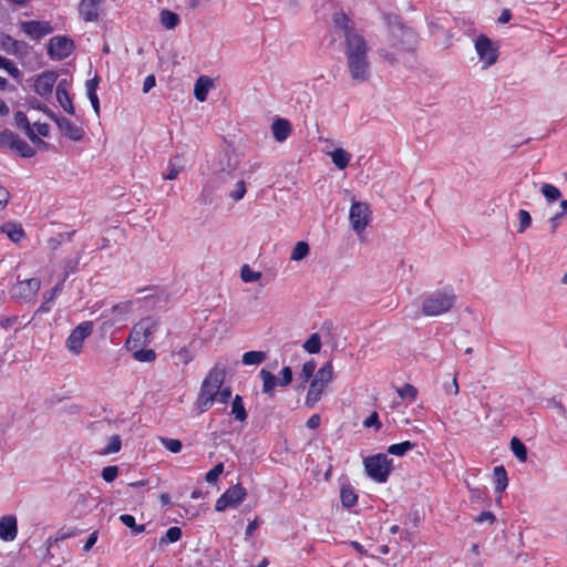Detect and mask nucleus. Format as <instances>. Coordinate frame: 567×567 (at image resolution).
<instances>
[{
  "label": "nucleus",
  "mask_w": 567,
  "mask_h": 567,
  "mask_svg": "<svg viewBox=\"0 0 567 567\" xmlns=\"http://www.w3.org/2000/svg\"><path fill=\"white\" fill-rule=\"evenodd\" d=\"M122 441L120 435H112L109 440V444L103 449L102 454L117 453L121 450Z\"/></svg>",
  "instance_id": "09e8293b"
},
{
  "label": "nucleus",
  "mask_w": 567,
  "mask_h": 567,
  "mask_svg": "<svg viewBox=\"0 0 567 567\" xmlns=\"http://www.w3.org/2000/svg\"><path fill=\"white\" fill-rule=\"evenodd\" d=\"M390 42L400 52H413L417 45V35L413 29L395 20L390 27Z\"/></svg>",
  "instance_id": "20e7f679"
},
{
  "label": "nucleus",
  "mask_w": 567,
  "mask_h": 567,
  "mask_svg": "<svg viewBox=\"0 0 567 567\" xmlns=\"http://www.w3.org/2000/svg\"><path fill=\"white\" fill-rule=\"evenodd\" d=\"M455 302V295L452 290H436L423 299L422 313L429 317L440 316L447 312Z\"/></svg>",
  "instance_id": "7ed1b4c3"
},
{
  "label": "nucleus",
  "mask_w": 567,
  "mask_h": 567,
  "mask_svg": "<svg viewBox=\"0 0 567 567\" xmlns=\"http://www.w3.org/2000/svg\"><path fill=\"white\" fill-rule=\"evenodd\" d=\"M219 186H221V184L213 183V178H212L210 182L206 186H204V188L202 190V194H200L202 202L204 204L210 203L212 202L210 196H212L213 189L218 188Z\"/></svg>",
  "instance_id": "864d4df0"
},
{
  "label": "nucleus",
  "mask_w": 567,
  "mask_h": 567,
  "mask_svg": "<svg viewBox=\"0 0 567 567\" xmlns=\"http://www.w3.org/2000/svg\"><path fill=\"white\" fill-rule=\"evenodd\" d=\"M379 54L382 59L388 61L391 65H394L398 62L395 54L385 49H380Z\"/></svg>",
  "instance_id": "69168bd1"
},
{
  "label": "nucleus",
  "mask_w": 567,
  "mask_h": 567,
  "mask_svg": "<svg viewBox=\"0 0 567 567\" xmlns=\"http://www.w3.org/2000/svg\"><path fill=\"white\" fill-rule=\"evenodd\" d=\"M316 368H317V363L313 359L303 363L302 371H301L302 383L300 384V388H305L306 383L313 375Z\"/></svg>",
  "instance_id": "c03bdc74"
},
{
  "label": "nucleus",
  "mask_w": 567,
  "mask_h": 567,
  "mask_svg": "<svg viewBox=\"0 0 567 567\" xmlns=\"http://www.w3.org/2000/svg\"><path fill=\"white\" fill-rule=\"evenodd\" d=\"M392 458L385 454L379 453L368 456L363 460V465L367 475L377 483H385L392 472Z\"/></svg>",
  "instance_id": "39448f33"
},
{
  "label": "nucleus",
  "mask_w": 567,
  "mask_h": 567,
  "mask_svg": "<svg viewBox=\"0 0 567 567\" xmlns=\"http://www.w3.org/2000/svg\"><path fill=\"white\" fill-rule=\"evenodd\" d=\"M415 444L410 441H404L401 443L392 444L388 447V452L392 455L403 456L409 451L413 450Z\"/></svg>",
  "instance_id": "e433bc0d"
},
{
  "label": "nucleus",
  "mask_w": 567,
  "mask_h": 567,
  "mask_svg": "<svg viewBox=\"0 0 567 567\" xmlns=\"http://www.w3.org/2000/svg\"><path fill=\"white\" fill-rule=\"evenodd\" d=\"M231 396V389L229 386L224 389H218V395L215 401H218L220 403H226L229 398Z\"/></svg>",
  "instance_id": "0e129e2a"
},
{
  "label": "nucleus",
  "mask_w": 567,
  "mask_h": 567,
  "mask_svg": "<svg viewBox=\"0 0 567 567\" xmlns=\"http://www.w3.org/2000/svg\"><path fill=\"white\" fill-rule=\"evenodd\" d=\"M303 349L311 354L318 353L321 349L320 336L318 333H312L303 343Z\"/></svg>",
  "instance_id": "79ce46f5"
},
{
  "label": "nucleus",
  "mask_w": 567,
  "mask_h": 567,
  "mask_svg": "<svg viewBox=\"0 0 567 567\" xmlns=\"http://www.w3.org/2000/svg\"><path fill=\"white\" fill-rule=\"evenodd\" d=\"M495 492L503 493L508 485L507 472L503 465L495 466L493 470Z\"/></svg>",
  "instance_id": "cd10ccee"
},
{
  "label": "nucleus",
  "mask_w": 567,
  "mask_h": 567,
  "mask_svg": "<svg viewBox=\"0 0 567 567\" xmlns=\"http://www.w3.org/2000/svg\"><path fill=\"white\" fill-rule=\"evenodd\" d=\"M120 520L128 528H131L132 533L134 535H137V534H141V533H144L145 529H146V526L145 525H137L135 523V518L134 516L130 515V514H122L120 516Z\"/></svg>",
  "instance_id": "ea45409f"
},
{
  "label": "nucleus",
  "mask_w": 567,
  "mask_h": 567,
  "mask_svg": "<svg viewBox=\"0 0 567 567\" xmlns=\"http://www.w3.org/2000/svg\"><path fill=\"white\" fill-rule=\"evenodd\" d=\"M159 329V320L153 317H146L141 319L137 323L134 324L130 337L126 341V344L134 342V347L136 343L142 346H148L153 339L155 333Z\"/></svg>",
  "instance_id": "423d86ee"
},
{
  "label": "nucleus",
  "mask_w": 567,
  "mask_h": 567,
  "mask_svg": "<svg viewBox=\"0 0 567 567\" xmlns=\"http://www.w3.org/2000/svg\"><path fill=\"white\" fill-rule=\"evenodd\" d=\"M41 281L38 278H30L20 281L14 290V298H21L24 300L31 299L39 291Z\"/></svg>",
  "instance_id": "aec40b11"
},
{
  "label": "nucleus",
  "mask_w": 567,
  "mask_h": 567,
  "mask_svg": "<svg viewBox=\"0 0 567 567\" xmlns=\"http://www.w3.org/2000/svg\"><path fill=\"white\" fill-rule=\"evenodd\" d=\"M223 471H224V464L223 463L216 464L210 471L207 472V474L205 476L206 482L209 484L215 483L218 480L219 475L223 473Z\"/></svg>",
  "instance_id": "5fc2aeb1"
},
{
  "label": "nucleus",
  "mask_w": 567,
  "mask_h": 567,
  "mask_svg": "<svg viewBox=\"0 0 567 567\" xmlns=\"http://www.w3.org/2000/svg\"><path fill=\"white\" fill-rule=\"evenodd\" d=\"M235 420L245 422L247 420V411L244 405L243 398L240 395H236L231 402V412Z\"/></svg>",
  "instance_id": "473e14b6"
},
{
  "label": "nucleus",
  "mask_w": 567,
  "mask_h": 567,
  "mask_svg": "<svg viewBox=\"0 0 567 567\" xmlns=\"http://www.w3.org/2000/svg\"><path fill=\"white\" fill-rule=\"evenodd\" d=\"M444 391L446 394L456 395L460 391L456 374L453 377L452 382L444 385Z\"/></svg>",
  "instance_id": "e2e57ef3"
},
{
  "label": "nucleus",
  "mask_w": 567,
  "mask_h": 567,
  "mask_svg": "<svg viewBox=\"0 0 567 567\" xmlns=\"http://www.w3.org/2000/svg\"><path fill=\"white\" fill-rule=\"evenodd\" d=\"M347 66L354 82L363 83L370 78V62L368 59V44L363 35L350 33L344 43Z\"/></svg>",
  "instance_id": "f257e3e1"
},
{
  "label": "nucleus",
  "mask_w": 567,
  "mask_h": 567,
  "mask_svg": "<svg viewBox=\"0 0 567 567\" xmlns=\"http://www.w3.org/2000/svg\"><path fill=\"white\" fill-rule=\"evenodd\" d=\"M0 48L8 54L25 56L29 52V45L24 41L16 40L9 34L0 33Z\"/></svg>",
  "instance_id": "f3484780"
},
{
  "label": "nucleus",
  "mask_w": 567,
  "mask_h": 567,
  "mask_svg": "<svg viewBox=\"0 0 567 567\" xmlns=\"http://www.w3.org/2000/svg\"><path fill=\"white\" fill-rule=\"evenodd\" d=\"M101 0H81L79 12L86 22L96 21L99 18V4Z\"/></svg>",
  "instance_id": "5701e85b"
},
{
  "label": "nucleus",
  "mask_w": 567,
  "mask_h": 567,
  "mask_svg": "<svg viewBox=\"0 0 567 567\" xmlns=\"http://www.w3.org/2000/svg\"><path fill=\"white\" fill-rule=\"evenodd\" d=\"M365 427L375 426L377 429L381 427V422L379 420V415L377 412L371 413L363 422Z\"/></svg>",
  "instance_id": "052dcab7"
},
{
  "label": "nucleus",
  "mask_w": 567,
  "mask_h": 567,
  "mask_svg": "<svg viewBox=\"0 0 567 567\" xmlns=\"http://www.w3.org/2000/svg\"><path fill=\"white\" fill-rule=\"evenodd\" d=\"M267 358V354L262 351H248L243 355V363L245 365H256L264 362Z\"/></svg>",
  "instance_id": "f704fd0d"
},
{
  "label": "nucleus",
  "mask_w": 567,
  "mask_h": 567,
  "mask_svg": "<svg viewBox=\"0 0 567 567\" xmlns=\"http://www.w3.org/2000/svg\"><path fill=\"white\" fill-rule=\"evenodd\" d=\"M519 227L518 233L523 234L530 225H532V216L525 209H519L518 212Z\"/></svg>",
  "instance_id": "3c124183"
},
{
  "label": "nucleus",
  "mask_w": 567,
  "mask_h": 567,
  "mask_svg": "<svg viewBox=\"0 0 567 567\" xmlns=\"http://www.w3.org/2000/svg\"><path fill=\"white\" fill-rule=\"evenodd\" d=\"M72 535H73L72 533L58 532L55 536L50 537L47 540V557H52L50 550H51V548L53 547L54 544H56L58 542L64 540V539H66L68 537L72 536Z\"/></svg>",
  "instance_id": "603ef678"
},
{
  "label": "nucleus",
  "mask_w": 567,
  "mask_h": 567,
  "mask_svg": "<svg viewBox=\"0 0 567 567\" xmlns=\"http://www.w3.org/2000/svg\"><path fill=\"white\" fill-rule=\"evenodd\" d=\"M240 277L245 282H254L261 278V272L254 271L248 265L241 267Z\"/></svg>",
  "instance_id": "8fccbe9b"
},
{
  "label": "nucleus",
  "mask_w": 567,
  "mask_h": 567,
  "mask_svg": "<svg viewBox=\"0 0 567 567\" xmlns=\"http://www.w3.org/2000/svg\"><path fill=\"white\" fill-rule=\"evenodd\" d=\"M132 308V301L120 302L114 305L110 310H105L102 317L106 319L104 324L113 326L117 322L125 320V316Z\"/></svg>",
  "instance_id": "6ab92c4d"
},
{
  "label": "nucleus",
  "mask_w": 567,
  "mask_h": 567,
  "mask_svg": "<svg viewBox=\"0 0 567 567\" xmlns=\"http://www.w3.org/2000/svg\"><path fill=\"white\" fill-rule=\"evenodd\" d=\"M540 192L548 203H554L561 197L560 190L551 184H543Z\"/></svg>",
  "instance_id": "58836bf2"
},
{
  "label": "nucleus",
  "mask_w": 567,
  "mask_h": 567,
  "mask_svg": "<svg viewBox=\"0 0 567 567\" xmlns=\"http://www.w3.org/2000/svg\"><path fill=\"white\" fill-rule=\"evenodd\" d=\"M176 355L178 358V360L184 363V364H187L189 363L192 360H193V354L190 353V351L183 347L181 348L177 352H176Z\"/></svg>",
  "instance_id": "13d9d810"
},
{
  "label": "nucleus",
  "mask_w": 567,
  "mask_h": 567,
  "mask_svg": "<svg viewBox=\"0 0 567 567\" xmlns=\"http://www.w3.org/2000/svg\"><path fill=\"white\" fill-rule=\"evenodd\" d=\"M75 49V44L72 39L56 35L50 39L48 45V54L54 61H62L70 56Z\"/></svg>",
  "instance_id": "9b49d317"
},
{
  "label": "nucleus",
  "mask_w": 567,
  "mask_h": 567,
  "mask_svg": "<svg viewBox=\"0 0 567 567\" xmlns=\"http://www.w3.org/2000/svg\"><path fill=\"white\" fill-rule=\"evenodd\" d=\"M161 23L166 29H174L179 23V16L169 10H162Z\"/></svg>",
  "instance_id": "4c0bfd02"
},
{
  "label": "nucleus",
  "mask_w": 567,
  "mask_h": 567,
  "mask_svg": "<svg viewBox=\"0 0 567 567\" xmlns=\"http://www.w3.org/2000/svg\"><path fill=\"white\" fill-rule=\"evenodd\" d=\"M38 136L48 137L50 135V126L47 123H34Z\"/></svg>",
  "instance_id": "774afa93"
},
{
  "label": "nucleus",
  "mask_w": 567,
  "mask_h": 567,
  "mask_svg": "<svg viewBox=\"0 0 567 567\" xmlns=\"http://www.w3.org/2000/svg\"><path fill=\"white\" fill-rule=\"evenodd\" d=\"M1 231L7 234L13 243H19L24 237V230L21 225L6 223L1 226Z\"/></svg>",
  "instance_id": "c756f323"
},
{
  "label": "nucleus",
  "mask_w": 567,
  "mask_h": 567,
  "mask_svg": "<svg viewBox=\"0 0 567 567\" xmlns=\"http://www.w3.org/2000/svg\"><path fill=\"white\" fill-rule=\"evenodd\" d=\"M309 254V245L306 241H298L291 251V260H302Z\"/></svg>",
  "instance_id": "37998d69"
},
{
  "label": "nucleus",
  "mask_w": 567,
  "mask_h": 567,
  "mask_svg": "<svg viewBox=\"0 0 567 567\" xmlns=\"http://www.w3.org/2000/svg\"><path fill=\"white\" fill-rule=\"evenodd\" d=\"M93 323L91 321L81 322L75 329L72 330L68 340V349L78 354L81 352L83 341L92 333Z\"/></svg>",
  "instance_id": "4468645a"
},
{
  "label": "nucleus",
  "mask_w": 567,
  "mask_h": 567,
  "mask_svg": "<svg viewBox=\"0 0 567 567\" xmlns=\"http://www.w3.org/2000/svg\"><path fill=\"white\" fill-rule=\"evenodd\" d=\"M259 375L262 380V392L272 398L276 385L287 386L292 381V370L290 367H284L280 371L281 379L277 378L268 370L261 369Z\"/></svg>",
  "instance_id": "9d476101"
},
{
  "label": "nucleus",
  "mask_w": 567,
  "mask_h": 567,
  "mask_svg": "<svg viewBox=\"0 0 567 567\" xmlns=\"http://www.w3.org/2000/svg\"><path fill=\"white\" fill-rule=\"evenodd\" d=\"M133 358L140 362H153L156 359V352L152 349H138L134 351Z\"/></svg>",
  "instance_id": "a18cd8bd"
},
{
  "label": "nucleus",
  "mask_w": 567,
  "mask_h": 567,
  "mask_svg": "<svg viewBox=\"0 0 567 567\" xmlns=\"http://www.w3.org/2000/svg\"><path fill=\"white\" fill-rule=\"evenodd\" d=\"M225 368L215 365L204 379L196 404L200 412L207 411L218 395V389L221 388L225 380Z\"/></svg>",
  "instance_id": "f03ea898"
},
{
  "label": "nucleus",
  "mask_w": 567,
  "mask_h": 567,
  "mask_svg": "<svg viewBox=\"0 0 567 567\" xmlns=\"http://www.w3.org/2000/svg\"><path fill=\"white\" fill-rule=\"evenodd\" d=\"M14 122H16L17 127L20 130L24 128L27 125L30 124L27 115L21 111L16 112Z\"/></svg>",
  "instance_id": "bf43d9fd"
},
{
  "label": "nucleus",
  "mask_w": 567,
  "mask_h": 567,
  "mask_svg": "<svg viewBox=\"0 0 567 567\" xmlns=\"http://www.w3.org/2000/svg\"><path fill=\"white\" fill-rule=\"evenodd\" d=\"M185 164L186 162L182 156L176 155L172 157L168 162L169 172L164 175V178L168 181L175 179L177 175L185 168Z\"/></svg>",
  "instance_id": "c85d7f7f"
},
{
  "label": "nucleus",
  "mask_w": 567,
  "mask_h": 567,
  "mask_svg": "<svg viewBox=\"0 0 567 567\" xmlns=\"http://www.w3.org/2000/svg\"><path fill=\"white\" fill-rule=\"evenodd\" d=\"M56 100L61 107L70 115H74L75 109L72 103L71 95L69 94V91H60V93H55Z\"/></svg>",
  "instance_id": "c9c22d12"
},
{
  "label": "nucleus",
  "mask_w": 567,
  "mask_h": 567,
  "mask_svg": "<svg viewBox=\"0 0 567 567\" xmlns=\"http://www.w3.org/2000/svg\"><path fill=\"white\" fill-rule=\"evenodd\" d=\"M18 321V316L3 317L0 319V327L2 329H9Z\"/></svg>",
  "instance_id": "338daca9"
},
{
  "label": "nucleus",
  "mask_w": 567,
  "mask_h": 567,
  "mask_svg": "<svg viewBox=\"0 0 567 567\" xmlns=\"http://www.w3.org/2000/svg\"><path fill=\"white\" fill-rule=\"evenodd\" d=\"M371 212L369 206L362 202H353L350 207L349 219L352 229L360 235L370 223Z\"/></svg>",
  "instance_id": "f8f14e48"
},
{
  "label": "nucleus",
  "mask_w": 567,
  "mask_h": 567,
  "mask_svg": "<svg viewBox=\"0 0 567 567\" xmlns=\"http://www.w3.org/2000/svg\"><path fill=\"white\" fill-rule=\"evenodd\" d=\"M117 475L118 467L115 465H109L102 470V478L107 483L113 482L117 477Z\"/></svg>",
  "instance_id": "6e6d98bb"
},
{
  "label": "nucleus",
  "mask_w": 567,
  "mask_h": 567,
  "mask_svg": "<svg viewBox=\"0 0 567 567\" xmlns=\"http://www.w3.org/2000/svg\"><path fill=\"white\" fill-rule=\"evenodd\" d=\"M475 49L481 61L485 63V66H491L496 63L498 50L488 37L484 34L478 35L475 41Z\"/></svg>",
  "instance_id": "2eb2a0df"
},
{
  "label": "nucleus",
  "mask_w": 567,
  "mask_h": 567,
  "mask_svg": "<svg viewBox=\"0 0 567 567\" xmlns=\"http://www.w3.org/2000/svg\"><path fill=\"white\" fill-rule=\"evenodd\" d=\"M341 503L344 507L351 508L358 502V495L353 487L350 485H343L340 491Z\"/></svg>",
  "instance_id": "7c9ffc66"
},
{
  "label": "nucleus",
  "mask_w": 567,
  "mask_h": 567,
  "mask_svg": "<svg viewBox=\"0 0 567 567\" xmlns=\"http://www.w3.org/2000/svg\"><path fill=\"white\" fill-rule=\"evenodd\" d=\"M238 166V156L225 153L219 159V168L213 176V183H220L221 186H228L237 176H239Z\"/></svg>",
  "instance_id": "6e6552de"
},
{
  "label": "nucleus",
  "mask_w": 567,
  "mask_h": 567,
  "mask_svg": "<svg viewBox=\"0 0 567 567\" xmlns=\"http://www.w3.org/2000/svg\"><path fill=\"white\" fill-rule=\"evenodd\" d=\"M213 86V80L208 76H199L195 83L194 95L199 102L207 99L209 89Z\"/></svg>",
  "instance_id": "bb28decb"
},
{
  "label": "nucleus",
  "mask_w": 567,
  "mask_h": 567,
  "mask_svg": "<svg viewBox=\"0 0 567 567\" xmlns=\"http://www.w3.org/2000/svg\"><path fill=\"white\" fill-rule=\"evenodd\" d=\"M55 124L61 133L71 141L79 142L83 140L85 135V132L81 126L73 124L71 121L63 116H60Z\"/></svg>",
  "instance_id": "412c9836"
},
{
  "label": "nucleus",
  "mask_w": 567,
  "mask_h": 567,
  "mask_svg": "<svg viewBox=\"0 0 567 567\" xmlns=\"http://www.w3.org/2000/svg\"><path fill=\"white\" fill-rule=\"evenodd\" d=\"M18 525L17 518L12 515L3 516L0 518V538L10 542L17 537Z\"/></svg>",
  "instance_id": "4be33fe9"
},
{
  "label": "nucleus",
  "mask_w": 567,
  "mask_h": 567,
  "mask_svg": "<svg viewBox=\"0 0 567 567\" xmlns=\"http://www.w3.org/2000/svg\"><path fill=\"white\" fill-rule=\"evenodd\" d=\"M58 80V73L54 71H44L34 82V91L42 97H48L53 91V86Z\"/></svg>",
  "instance_id": "a211bd4d"
},
{
  "label": "nucleus",
  "mask_w": 567,
  "mask_h": 567,
  "mask_svg": "<svg viewBox=\"0 0 567 567\" xmlns=\"http://www.w3.org/2000/svg\"><path fill=\"white\" fill-rule=\"evenodd\" d=\"M182 529L177 526L169 527L165 535L159 539V545L176 543L182 538Z\"/></svg>",
  "instance_id": "a19ab883"
},
{
  "label": "nucleus",
  "mask_w": 567,
  "mask_h": 567,
  "mask_svg": "<svg viewBox=\"0 0 567 567\" xmlns=\"http://www.w3.org/2000/svg\"><path fill=\"white\" fill-rule=\"evenodd\" d=\"M330 156H331L332 163L339 169H344L348 166L350 158H351V155L341 147L336 148L333 152H331Z\"/></svg>",
  "instance_id": "2f4dec72"
},
{
  "label": "nucleus",
  "mask_w": 567,
  "mask_h": 567,
  "mask_svg": "<svg viewBox=\"0 0 567 567\" xmlns=\"http://www.w3.org/2000/svg\"><path fill=\"white\" fill-rule=\"evenodd\" d=\"M163 445L172 453H178L182 450V442L176 439H162Z\"/></svg>",
  "instance_id": "4d7b16f0"
},
{
  "label": "nucleus",
  "mask_w": 567,
  "mask_h": 567,
  "mask_svg": "<svg viewBox=\"0 0 567 567\" xmlns=\"http://www.w3.org/2000/svg\"><path fill=\"white\" fill-rule=\"evenodd\" d=\"M99 82H100V79L97 75H95L93 79H90L86 81L85 86H86L87 96L96 94V90L99 87Z\"/></svg>",
  "instance_id": "680f3d73"
},
{
  "label": "nucleus",
  "mask_w": 567,
  "mask_h": 567,
  "mask_svg": "<svg viewBox=\"0 0 567 567\" xmlns=\"http://www.w3.org/2000/svg\"><path fill=\"white\" fill-rule=\"evenodd\" d=\"M333 24H334L336 29H338L342 32L343 38H344V43L347 42V37L350 33H358L354 30L349 17L347 14H344L343 12H337L333 14Z\"/></svg>",
  "instance_id": "a878e982"
},
{
  "label": "nucleus",
  "mask_w": 567,
  "mask_h": 567,
  "mask_svg": "<svg viewBox=\"0 0 567 567\" xmlns=\"http://www.w3.org/2000/svg\"><path fill=\"white\" fill-rule=\"evenodd\" d=\"M247 495L246 488L240 484H236L225 491L217 499L215 508L217 512H224L228 507H236L241 504Z\"/></svg>",
  "instance_id": "ddd939ff"
},
{
  "label": "nucleus",
  "mask_w": 567,
  "mask_h": 567,
  "mask_svg": "<svg viewBox=\"0 0 567 567\" xmlns=\"http://www.w3.org/2000/svg\"><path fill=\"white\" fill-rule=\"evenodd\" d=\"M4 146L14 151L23 158H31L35 155V150L33 147L8 128L0 133V147Z\"/></svg>",
  "instance_id": "1a4fd4ad"
},
{
  "label": "nucleus",
  "mask_w": 567,
  "mask_h": 567,
  "mask_svg": "<svg viewBox=\"0 0 567 567\" xmlns=\"http://www.w3.org/2000/svg\"><path fill=\"white\" fill-rule=\"evenodd\" d=\"M271 131L277 142H284L291 134V124L286 118H277L271 125Z\"/></svg>",
  "instance_id": "393cba45"
},
{
  "label": "nucleus",
  "mask_w": 567,
  "mask_h": 567,
  "mask_svg": "<svg viewBox=\"0 0 567 567\" xmlns=\"http://www.w3.org/2000/svg\"><path fill=\"white\" fill-rule=\"evenodd\" d=\"M223 187L227 192L228 197L235 202L243 199L246 194V184L243 176H237L228 186Z\"/></svg>",
  "instance_id": "b1692460"
},
{
  "label": "nucleus",
  "mask_w": 567,
  "mask_h": 567,
  "mask_svg": "<svg viewBox=\"0 0 567 567\" xmlns=\"http://www.w3.org/2000/svg\"><path fill=\"white\" fill-rule=\"evenodd\" d=\"M79 262H80V256H76L74 258H71V259H68V260L64 261V265H63V278H62L63 281H65L66 278L71 274L76 271Z\"/></svg>",
  "instance_id": "de8ad7c7"
},
{
  "label": "nucleus",
  "mask_w": 567,
  "mask_h": 567,
  "mask_svg": "<svg viewBox=\"0 0 567 567\" xmlns=\"http://www.w3.org/2000/svg\"><path fill=\"white\" fill-rule=\"evenodd\" d=\"M331 379L332 363L328 361L317 371L315 378L310 382L306 398V404L308 406H315V404L320 400L324 388L331 381Z\"/></svg>",
  "instance_id": "0eeeda50"
},
{
  "label": "nucleus",
  "mask_w": 567,
  "mask_h": 567,
  "mask_svg": "<svg viewBox=\"0 0 567 567\" xmlns=\"http://www.w3.org/2000/svg\"><path fill=\"white\" fill-rule=\"evenodd\" d=\"M511 450L518 461H527V449L518 437H513L511 440Z\"/></svg>",
  "instance_id": "72a5a7b5"
},
{
  "label": "nucleus",
  "mask_w": 567,
  "mask_h": 567,
  "mask_svg": "<svg viewBox=\"0 0 567 567\" xmlns=\"http://www.w3.org/2000/svg\"><path fill=\"white\" fill-rule=\"evenodd\" d=\"M21 30L33 40H40L44 35L52 33L53 28L47 21H23L20 23Z\"/></svg>",
  "instance_id": "dca6fc26"
},
{
  "label": "nucleus",
  "mask_w": 567,
  "mask_h": 567,
  "mask_svg": "<svg viewBox=\"0 0 567 567\" xmlns=\"http://www.w3.org/2000/svg\"><path fill=\"white\" fill-rule=\"evenodd\" d=\"M398 394L403 400L414 401L417 395V390L414 385L406 383L398 389Z\"/></svg>",
  "instance_id": "49530a36"
}]
</instances>
